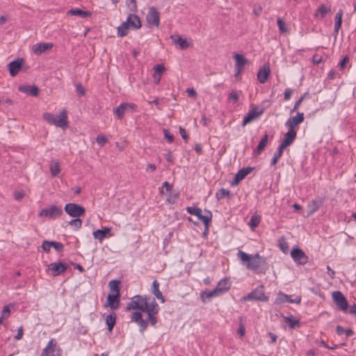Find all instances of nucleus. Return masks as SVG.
Returning <instances> with one entry per match:
<instances>
[{
	"label": "nucleus",
	"mask_w": 356,
	"mask_h": 356,
	"mask_svg": "<svg viewBox=\"0 0 356 356\" xmlns=\"http://www.w3.org/2000/svg\"><path fill=\"white\" fill-rule=\"evenodd\" d=\"M160 307L156 300L153 298L152 300L149 303L148 302V309L145 311L147 314H158L159 312Z\"/></svg>",
	"instance_id": "obj_36"
},
{
	"label": "nucleus",
	"mask_w": 356,
	"mask_h": 356,
	"mask_svg": "<svg viewBox=\"0 0 356 356\" xmlns=\"http://www.w3.org/2000/svg\"><path fill=\"white\" fill-rule=\"evenodd\" d=\"M48 268L51 270V275L56 277L64 273L67 268V265L63 262H54L51 263Z\"/></svg>",
	"instance_id": "obj_13"
},
{
	"label": "nucleus",
	"mask_w": 356,
	"mask_h": 356,
	"mask_svg": "<svg viewBox=\"0 0 356 356\" xmlns=\"http://www.w3.org/2000/svg\"><path fill=\"white\" fill-rule=\"evenodd\" d=\"M231 287V282L227 277L220 280L216 289L218 290L219 293L221 295L223 293L227 291Z\"/></svg>",
	"instance_id": "obj_26"
},
{
	"label": "nucleus",
	"mask_w": 356,
	"mask_h": 356,
	"mask_svg": "<svg viewBox=\"0 0 356 356\" xmlns=\"http://www.w3.org/2000/svg\"><path fill=\"white\" fill-rule=\"evenodd\" d=\"M261 222V216L258 215H253L251 216L250 221L248 222L249 226L250 228L254 230V228L258 227Z\"/></svg>",
	"instance_id": "obj_39"
},
{
	"label": "nucleus",
	"mask_w": 356,
	"mask_h": 356,
	"mask_svg": "<svg viewBox=\"0 0 356 356\" xmlns=\"http://www.w3.org/2000/svg\"><path fill=\"white\" fill-rule=\"evenodd\" d=\"M229 99L232 100L234 103H236L239 99V95L237 92L232 91L229 95Z\"/></svg>",
	"instance_id": "obj_54"
},
{
	"label": "nucleus",
	"mask_w": 356,
	"mask_h": 356,
	"mask_svg": "<svg viewBox=\"0 0 356 356\" xmlns=\"http://www.w3.org/2000/svg\"><path fill=\"white\" fill-rule=\"evenodd\" d=\"M13 195L16 200L19 201L25 196V192L23 190L16 191Z\"/></svg>",
	"instance_id": "obj_53"
},
{
	"label": "nucleus",
	"mask_w": 356,
	"mask_h": 356,
	"mask_svg": "<svg viewBox=\"0 0 356 356\" xmlns=\"http://www.w3.org/2000/svg\"><path fill=\"white\" fill-rule=\"evenodd\" d=\"M238 257L248 269L257 273L262 272V267L266 264V259L260 256L259 253L254 255L249 254L245 252L239 250Z\"/></svg>",
	"instance_id": "obj_1"
},
{
	"label": "nucleus",
	"mask_w": 356,
	"mask_h": 356,
	"mask_svg": "<svg viewBox=\"0 0 356 356\" xmlns=\"http://www.w3.org/2000/svg\"><path fill=\"white\" fill-rule=\"evenodd\" d=\"M69 225L74 228V229L78 230L82 226V220L78 218H75V219H72L69 222Z\"/></svg>",
	"instance_id": "obj_46"
},
{
	"label": "nucleus",
	"mask_w": 356,
	"mask_h": 356,
	"mask_svg": "<svg viewBox=\"0 0 356 356\" xmlns=\"http://www.w3.org/2000/svg\"><path fill=\"white\" fill-rule=\"evenodd\" d=\"M186 92L189 97H195L197 96V92L194 88H187Z\"/></svg>",
	"instance_id": "obj_61"
},
{
	"label": "nucleus",
	"mask_w": 356,
	"mask_h": 356,
	"mask_svg": "<svg viewBox=\"0 0 356 356\" xmlns=\"http://www.w3.org/2000/svg\"><path fill=\"white\" fill-rule=\"evenodd\" d=\"M136 108V106L134 104L122 103L115 109V113L119 119H122L124 117L126 111L129 109L134 110Z\"/></svg>",
	"instance_id": "obj_17"
},
{
	"label": "nucleus",
	"mask_w": 356,
	"mask_h": 356,
	"mask_svg": "<svg viewBox=\"0 0 356 356\" xmlns=\"http://www.w3.org/2000/svg\"><path fill=\"white\" fill-rule=\"evenodd\" d=\"M154 74L161 75L165 71V67L162 64H157L154 67Z\"/></svg>",
	"instance_id": "obj_52"
},
{
	"label": "nucleus",
	"mask_w": 356,
	"mask_h": 356,
	"mask_svg": "<svg viewBox=\"0 0 356 356\" xmlns=\"http://www.w3.org/2000/svg\"><path fill=\"white\" fill-rule=\"evenodd\" d=\"M278 246L282 252L285 254L287 253L289 250V244L284 236H282L279 238Z\"/></svg>",
	"instance_id": "obj_40"
},
{
	"label": "nucleus",
	"mask_w": 356,
	"mask_h": 356,
	"mask_svg": "<svg viewBox=\"0 0 356 356\" xmlns=\"http://www.w3.org/2000/svg\"><path fill=\"white\" fill-rule=\"evenodd\" d=\"M186 209L188 213L196 216L198 219L204 223L206 228L204 234H206V232H207L209 229V226L212 219L211 212L209 211H206L208 213V215L204 216L202 215V209L199 207H188Z\"/></svg>",
	"instance_id": "obj_5"
},
{
	"label": "nucleus",
	"mask_w": 356,
	"mask_h": 356,
	"mask_svg": "<svg viewBox=\"0 0 356 356\" xmlns=\"http://www.w3.org/2000/svg\"><path fill=\"white\" fill-rule=\"evenodd\" d=\"M301 301V298L300 296H296V298L292 299L291 296H288L286 294L283 293L282 292H279L275 298V303L277 305H280L284 302H291V303H300Z\"/></svg>",
	"instance_id": "obj_15"
},
{
	"label": "nucleus",
	"mask_w": 356,
	"mask_h": 356,
	"mask_svg": "<svg viewBox=\"0 0 356 356\" xmlns=\"http://www.w3.org/2000/svg\"><path fill=\"white\" fill-rule=\"evenodd\" d=\"M253 168L251 167L243 168L238 171L235 175L232 184H238L243 180L248 174L252 171Z\"/></svg>",
	"instance_id": "obj_18"
},
{
	"label": "nucleus",
	"mask_w": 356,
	"mask_h": 356,
	"mask_svg": "<svg viewBox=\"0 0 356 356\" xmlns=\"http://www.w3.org/2000/svg\"><path fill=\"white\" fill-rule=\"evenodd\" d=\"M270 70L268 65H264L257 73V79L261 83H265L270 75Z\"/></svg>",
	"instance_id": "obj_23"
},
{
	"label": "nucleus",
	"mask_w": 356,
	"mask_h": 356,
	"mask_svg": "<svg viewBox=\"0 0 356 356\" xmlns=\"http://www.w3.org/2000/svg\"><path fill=\"white\" fill-rule=\"evenodd\" d=\"M259 300L266 302L268 300V298L265 295L264 291V286L260 285L257 286L254 291L248 293L247 296H243L241 298V301L246 300Z\"/></svg>",
	"instance_id": "obj_6"
},
{
	"label": "nucleus",
	"mask_w": 356,
	"mask_h": 356,
	"mask_svg": "<svg viewBox=\"0 0 356 356\" xmlns=\"http://www.w3.org/2000/svg\"><path fill=\"white\" fill-rule=\"evenodd\" d=\"M120 280H113L108 282V286L110 287V289L112 291H114L115 293V294L117 296L120 295Z\"/></svg>",
	"instance_id": "obj_38"
},
{
	"label": "nucleus",
	"mask_w": 356,
	"mask_h": 356,
	"mask_svg": "<svg viewBox=\"0 0 356 356\" xmlns=\"http://www.w3.org/2000/svg\"><path fill=\"white\" fill-rule=\"evenodd\" d=\"M349 58L348 56H345L339 63V67L340 69H343L348 63Z\"/></svg>",
	"instance_id": "obj_58"
},
{
	"label": "nucleus",
	"mask_w": 356,
	"mask_h": 356,
	"mask_svg": "<svg viewBox=\"0 0 356 356\" xmlns=\"http://www.w3.org/2000/svg\"><path fill=\"white\" fill-rule=\"evenodd\" d=\"M120 303V296L115 294H108L106 300V305L112 309H115Z\"/></svg>",
	"instance_id": "obj_31"
},
{
	"label": "nucleus",
	"mask_w": 356,
	"mask_h": 356,
	"mask_svg": "<svg viewBox=\"0 0 356 356\" xmlns=\"http://www.w3.org/2000/svg\"><path fill=\"white\" fill-rule=\"evenodd\" d=\"M335 19L337 20L335 23V33H337L339 29L341 26L342 22V11L339 10L337 15H335Z\"/></svg>",
	"instance_id": "obj_47"
},
{
	"label": "nucleus",
	"mask_w": 356,
	"mask_h": 356,
	"mask_svg": "<svg viewBox=\"0 0 356 356\" xmlns=\"http://www.w3.org/2000/svg\"><path fill=\"white\" fill-rule=\"evenodd\" d=\"M65 212L73 218H78L85 214L86 209L83 207L76 203H67L64 208Z\"/></svg>",
	"instance_id": "obj_8"
},
{
	"label": "nucleus",
	"mask_w": 356,
	"mask_h": 356,
	"mask_svg": "<svg viewBox=\"0 0 356 356\" xmlns=\"http://www.w3.org/2000/svg\"><path fill=\"white\" fill-rule=\"evenodd\" d=\"M147 22L151 26H159L160 23V15L156 8L152 7L146 16Z\"/></svg>",
	"instance_id": "obj_12"
},
{
	"label": "nucleus",
	"mask_w": 356,
	"mask_h": 356,
	"mask_svg": "<svg viewBox=\"0 0 356 356\" xmlns=\"http://www.w3.org/2000/svg\"><path fill=\"white\" fill-rule=\"evenodd\" d=\"M126 22H128V25L133 29H138L141 26V22L139 17L134 14H130Z\"/></svg>",
	"instance_id": "obj_24"
},
{
	"label": "nucleus",
	"mask_w": 356,
	"mask_h": 356,
	"mask_svg": "<svg viewBox=\"0 0 356 356\" xmlns=\"http://www.w3.org/2000/svg\"><path fill=\"white\" fill-rule=\"evenodd\" d=\"M96 141L100 147H103L107 142V138L103 134H99L97 136Z\"/></svg>",
	"instance_id": "obj_50"
},
{
	"label": "nucleus",
	"mask_w": 356,
	"mask_h": 356,
	"mask_svg": "<svg viewBox=\"0 0 356 356\" xmlns=\"http://www.w3.org/2000/svg\"><path fill=\"white\" fill-rule=\"evenodd\" d=\"M286 147H285L284 145H283L282 144H280L278 147H277V152L275 153L274 155H275L276 156H277L278 158H280L282 154H283V152H284V149L286 148Z\"/></svg>",
	"instance_id": "obj_56"
},
{
	"label": "nucleus",
	"mask_w": 356,
	"mask_h": 356,
	"mask_svg": "<svg viewBox=\"0 0 356 356\" xmlns=\"http://www.w3.org/2000/svg\"><path fill=\"white\" fill-rule=\"evenodd\" d=\"M231 192L228 189L221 188L216 193V197L218 200H221L224 197L230 198Z\"/></svg>",
	"instance_id": "obj_41"
},
{
	"label": "nucleus",
	"mask_w": 356,
	"mask_h": 356,
	"mask_svg": "<svg viewBox=\"0 0 356 356\" xmlns=\"http://www.w3.org/2000/svg\"><path fill=\"white\" fill-rule=\"evenodd\" d=\"M293 94V90L291 88H286L284 92V99L287 101L289 100Z\"/></svg>",
	"instance_id": "obj_57"
},
{
	"label": "nucleus",
	"mask_w": 356,
	"mask_h": 356,
	"mask_svg": "<svg viewBox=\"0 0 356 356\" xmlns=\"http://www.w3.org/2000/svg\"><path fill=\"white\" fill-rule=\"evenodd\" d=\"M53 47V44L48 43H37L33 47V51L37 55H40L41 54L51 49Z\"/></svg>",
	"instance_id": "obj_22"
},
{
	"label": "nucleus",
	"mask_w": 356,
	"mask_h": 356,
	"mask_svg": "<svg viewBox=\"0 0 356 356\" xmlns=\"http://www.w3.org/2000/svg\"><path fill=\"white\" fill-rule=\"evenodd\" d=\"M43 118L50 124H54L58 127L65 128L68 125L67 120V111L63 109L59 115H55L49 113H44Z\"/></svg>",
	"instance_id": "obj_4"
},
{
	"label": "nucleus",
	"mask_w": 356,
	"mask_h": 356,
	"mask_svg": "<svg viewBox=\"0 0 356 356\" xmlns=\"http://www.w3.org/2000/svg\"><path fill=\"white\" fill-rule=\"evenodd\" d=\"M277 24L279 30L281 33H285L287 31V28L285 26V23L281 18L277 19Z\"/></svg>",
	"instance_id": "obj_51"
},
{
	"label": "nucleus",
	"mask_w": 356,
	"mask_h": 356,
	"mask_svg": "<svg viewBox=\"0 0 356 356\" xmlns=\"http://www.w3.org/2000/svg\"><path fill=\"white\" fill-rule=\"evenodd\" d=\"M291 256L293 261L300 265H304L308 261V257L302 250L298 247H294L291 251Z\"/></svg>",
	"instance_id": "obj_11"
},
{
	"label": "nucleus",
	"mask_w": 356,
	"mask_h": 356,
	"mask_svg": "<svg viewBox=\"0 0 356 356\" xmlns=\"http://www.w3.org/2000/svg\"><path fill=\"white\" fill-rule=\"evenodd\" d=\"M257 107L254 106L253 108L250 110L248 113L244 116L242 121V126L245 127L247 124L255 120L259 116H260L263 111H257Z\"/></svg>",
	"instance_id": "obj_16"
},
{
	"label": "nucleus",
	"mask_w": 356,
	"mask_h": 356,
	"mask_svg": "<svg viewBox=\"0 0 356 356\" xmlns=\"http://www.w3.org/2000/svg\"><path fill=\"white\" fill-rule=\"evenodd\" d=\"M69 15H79L83 18L88 17L91 15V13L88 11H85L79 8L71 9L67 11Z\"/></svg>",
	"instance_id": "obj_33"
},
{
	"label": "nucleus",
	"mask_w": 356,
	"mask_h": 356,
	"mask_svg": "<svg viewBox=\"0 0 356 356\" xmlns=\"http://www.w3.org/2000/svg\"><path fill=\"white\" fill-rule=\"evenodd\" d=\"M50 242L51 241L45 240L43 241L41 245V248L46 252H49L50 251V248H51V245H50Z\"/></svg>",
	"instance_id": "obj_55"
},
{
	"label": "nucleus",
	"mask_w": 356,
	"mask_h": 356,
	"mask_svg": "<svg viewBox=\"0 0 356 356\" xmlns=\"http://www.w3.org/2000/svg\"><path fill=\"white\" fill-rule=\"evenodd\" d=\"M335 305L343 313H349L348 302L344 295L339 291H335Z\"/></svg>",
	"instance_id": "obj_10"
},
{
	"label": "nucleus",
	"mask_w": 356,
	"mask_h": 356,
	"mask_svg": "<svg viewBox=\"0 0 356 356\" xmlns=\"http://www.w3.org/2000/svg\"><path fill=\"white\" fill-rule=\"evenodd\" d=\"M307 95V93H305L303 94L300 98L298 100H297L295 104H294V106H293V108L291 110L290 113H294L298 108L299 106H300V104H302L305 95Z\"/></svg>",
	"instance_id": "obj_49"
},
{
	"label": "nucleus",
	"mask_w": 356,
	"mask_h": 356,
	"mask_svg": "<svg viewBox=\"0 0 356 356\" xmlns=\"http://www.w3.org/2000/svg\"><path fill=\"white\" fill-rule=\"evenodd\" d=\"M296 138V131L289 129L288 131L285 134L284 140L281 143V144L287 147L292 144Z\"/></svg>",
	"instance_id": "obj_27"
},
{
	"label": "nucleus",
	"mask_w": 356,
	"mask_h": 356,
	"mask_svg": "<svg viewBox=\"0 0 356 356\" xmlns=\"http://www.w3.org/2000/svg\"><path fill=\"white\" fill-rule=\"evenodd\" d=\"M304 113L298 112L296 116L290 118L285 123L289 129L296 130L295 128L304 121Z\"/></svg>",
	"instance_id": "obj_14"
},
{
	"label": "nucleus",
	"mask_w": 356,
	"mask_h": 356,
	"mask_svg": "<svg viewBox=\"0 0 356 356\" xmlns=\"http://www.w3.org/2000/svg\"><path fill=\"white\" fill-rule=\"evenodd\" d=\"M128 6L130 8L131 11H134L136 9V0H129Z\"/></svg>",
	"instance_id": "obj_59"
},
{
	"label": "nucleus",
	"mask_w": 356,
	"mask_h": 356,
	"mask_svg": "<svg viewBox=\"0 0 356 356\" xmlns=\"http://www.w3.org/2000/svg\"><path fill=\"white\" fill-rule=\"evenodd\" d=\"M18 90L27 95H30L33 97L38 96L39 93L38 88L34 85H20L18 87Z\"/></svg>",
	"instance_id": "obj_19"
},
{
	"label": "nucleus",
	"mask_w": 356,
	"mask_h": 356,
	"mask_svg": "<svg viewBox=\"0 0 356 356\" xmlns=\"http://www.w3.org/2000/svg\"><path fill=\"white\" fill-rule=\"evenodd\" d=\"M149 297L136 295L131 298L130 302L127 304L126 310H138V312H145L148 309V300Z\"/></svg>",
	"instance_id": "obj_3"
},
{
	"label": "nucleus",
	"mask_w": 356,
	"mask_h": 356,
	"mask_svg": "<svg viewBox=\"0 0 356 356\" xmlns=\"http://www.w3.org/2000/svg\"><path fill=\"white\" fill-rule=\"evenodd\" d=\"M111 229L110 227H104L102 229H97L92 233L94 238L99 240L100 242L106 237L111 236Z\"/></svg>",
	"instance_id": "obj_21"
},
{
	"label": "nucleus",
	"mask_w": 356,
	"mask_h": 356,
	"mask_svg": "<svg viewBox=\"0 0 356 356\" xmlns=\"http://www.w3.org/2000/svg\"><path fill=\"white\" fill-rule=\"evenodd\" d=\"M50 171L53 177L58 176L60 172L59 163L58 162H55L54 163L51 164L50 166Z\"/></svg>",
	"instance_id": "obj_45"
},
{
	"label": "nucleus",
	"mask_w": 356,
	"mask_h": 356,
	"mask_svg": "<svg viewBox=\"0 0 356 356\" xmlns=\"http://www.w3.org/2000/svg\"><path fill=\"white\" fill-rule=\"evenodd\" d=\"M156 314H147V320L143 318L142 314L138 312H135L132 314L131 321L135 322L139 326V330L143 333L147 327L148 323L152 326H154L158 321L156 316Z\"/></svg>",
	"instance_id": "obj_2"
},
{
	"label": "nucleus",
	"mask_w": 356,
	"mask_h": 356,
	"mask_svg": "<svg viewBox=\"0 0 356 356\" xmlns=\"http://www.w3.org/2000/svg\"><path fill=\"white\" fill-rule=\"evenodd\" d=\"M10 316V306L9 305H5L3 307V309H2L1 312L0 319L3 323V321L5 319H7Z\"/></svg>",
	"instance_id": "obj_44"
},
{
	"label": "nucleus",
	"mask_w": 356,
	"mask_h": 356,
	"mask_svg": "<svg viewBox=\"0 0 356 356\" xmlns=\"http://www.w3.org/2000/svg\"><path fill=\"white\" fill-rule=\"evenodd\" d=\"M233 58L235 60L234 67L243 70L245 66L248 63V60L244 57V56L237 53H234L233 54Z\"/></svg>",
	"instance_id": "obj_25"
},
{
	"label": "nucleus",
	"mask_w": 356,
	"mask_h": 356,
	"mask_svg": "<svg viewBox=\"0 0 356 356\" xmlns=\"http://www.w3.org/2000/svg\"><path fill=\"white\" fill-rule=\"evenodd\" d=\"M179 133L184 140H186L188 139V136L186 134V130L181 127H179Z\"/></svg>",
	"instance_id": "obj_64"
},
{
	"label": "nucleus",
	"mask_w": 356,
	"mask_h": 356,
	"mask_svg": "<svg viewBox=\"0 0 356 356\" xmlns=\"http://www.w3.org/2000/svg\"><path fill=\"white\" fill-rule=\"evenodd\" d=\"M159 282L157 280H154L152 285V293L155 296V297L161 301V303L165 302V298L159 290Z\"/></svg>",
	"instance_id": "obj_28"
},
{
	"label": "nucleus",
	"mask_w": 356,
	"mask_h": 356,
	"mask_svg": "<svg viewBox=\"0 0 356 356\" xmlns=\"http://www.w3.org/2000/svg\"><path fill=\"white\" fill-rule=\"evenodd\" d=\"M76 91L80 96H83L86 93L85 89L83 88V86L81 84H78L76 86Z\"/></svg>",
	"instance_id": "obj_60"
},
{
	"label": "nucleus",
	"mask_w": 356,
	"mask_h": 356,
	"mask_svg": "<svg viewBox=\"0 0 356 356\" xmlns=\"http://www.w3.org/2000/svg\"><path fill=\"white\" fill-rule=\"evenodd\" d=\"M284 318L285 321L289 323L290 328H294L296 325L300 323L299 320L294 318L293 316H284Z\"/></svg>",
	"instance_id": "obj_43"
},
{
	"label": "nucleus",
	"mask_w": 356,
	"mask_h": 356,
	"mask_svg": "<svg viewBox=\"0 0 356 356\" xmlns=\"http://www.w3.org/2000/svg\"><path fill=\"white\" fill-rule=\"evenodd\" d=\"M170 38L172 39L175 44L179 45L181 49H186L189 47V43L186 41V40L182 38L179 35H172Z\"/></svg>",
	"instance_id": "obj_30"
},
{
	"label": "nucleus",
	"mask_w": 356,
	"mask_h": 356,
	"mask_svg": "<svg viewBox=\"0 0 356 356\" xmlns=\"http://www.w3.org/2000/svg\"><path fill=\"white\" fill-rule=\"evenodd\" d=\"M268 142V135L265 133L264 136L261 138L257 148L253 151V154L257 156L261 154L262 150L266 147Z\"/></svg>",
	"instance_id": "obj_29"
},
{
	"label": "nucleus",
	"mask_w": 356,
	"mask_h": 356,
	"mask_svg": "<svg viewBox=\"0 0 356 356\" xmlns=\"http://www.w3.org/2000/svg\"><path fill=\"white\" fill-rule=\"evenodd\" d=\"M323 202L321 198L313 200L308 205L309 213H313L316 211L321 206Z\"/></svg>",
	"instance_id": "obj_34"
},
{
	"label": "nucleus",
	"mask_w": 356,
	"mask_h": 356,
	"mask_svg": "<svg viewBox=\"0 0 356 356\" xmlns=\"http://www.w3.org/2000/svg\"><path fill=\"white\" fill-rule=\"evenodd\" d=\"M22 59H17L8 64V70L11 76H15L20 71L22 64Z\"/></svg>",
	"instance_id": "obj_20"
},
{
	"label": "nucleus",
	"mask_w": 356,
	"mask_h": 356,
	"mask_svg": "<svg viewBox=\"0 0 356 356\" xmlns=\"http://www.w3.org/2000/svg\"><path fill=\"white\" fill-rule=\"evenodd\" d=\"M328 11H330V9L325 6L322 5L318 8L316 13V17L322 19L325 16Z\"/></svg>",
	"instance_id": "obj_42"
},
{
	"label": "nucleus",
	"mask_w": 356,
	"mask_h": 356,
	"mask_svg": "<svg viewBox=\"0 0 356 356\" xmlns=\"http://www.w3.org/2000/svg\"><path fill=\"white\" fill-rule=\"evenodd\" d=\"M129 26L128 22H124L118 27V35L119 37H124L128 34Z\"/></svg>",
	"instance_id": "obj_35"
},
{
	"label": "nucleus",
	"mask_w": 356,
	"mask_h": 356,
	"mask_svg": "<svg viewBox=\"0 0 356 356\" xmlns=\"http://www.w3.org/2000/svg\"><path fill=\"white\" fill-rule=\"evenodd\" d=\"M63 213L61 207L51 205L49 208H44L39 212L40 217H47L49 218H56Z\"/></svg>",
	"instance_id": "obj_9"
},
{
	"label": "nucleus",
	"mask_w": 356,
	"mask_h": 356,
	"mask_svg": "<svg viewBox=\"0 0 356 356\" xmlns=\"http://www.w3.org/2000/svg\"><path fill=\"white\" fill-rule=\"evenodd\" d=\"M194 149H195V151L196 152V153L198 155H202V148L201 144L196 143L195 145V148Z\"/></svg>",
	"instance_id": "obj_62"
},
{
	"label": "nucleus",
	"mask_w": 356,
	"mask_h": 356,
	"mask_svg": "<svg viewBox=\"0 0 356 356\" xmlns=\"http://www.w3.org/2000/svg\"><path fill=\"white\" fill-rule=\"evenodd\" d=\"M116 321V314L113 312L106 317V323L108 325V330L111 332Z\"/></svg>",
	"instance_id": "obj_37"
},
{
	"label": "nucleus",
	"mask_w": 356,
	"mask_h": 356,
	"mask_svg": "<svg viewBox=\"0 0 356 356\" xmlns=\"http://www.w3.org/2000/svg\"><path fill=\"white\" fill-rule=\"evenodd\" d=\"M220 295V294L219 293L218 290L215 288L213 290L202 291L200 296L202 302H206L209 301L211 298L216 297Z\"/></svg>",
	"instance_id": "obj_32"
},
{
	"label": "nucleus",
	"mask_w": 356,
	"mask_h": 356,
	"mask_svg": "<svg viewBox=\"0 0 356 356\" xmlns=\"http://www.w3.org/2000/svg\"><path fill=\"white\" fill-rule=\"evenodd\" d=\"M50 245H51V247H53L58 252H62L64 248L61 243L57 241H51Z\"/></svg>",
	"instance_id": "obj_48"
},
{
	"label": "nucleus",
	"mask_w": 356,
	"mask_h": 356,
	"mask_svg": "<svg viewBox=\"0 0 356 356\" xmlns=\"http://www.w3.org/2000/svg\"><path fill=\"white\" fill-rule=\"evenodd\" d=\"M62 349L57 347V341L55 339H51L47 346L43 349L41 356H61Z\"/></svg>",
	"instance_id": "obj_7"
},
{
	"label": "nucleus",
	"mask_w": 356,
	"mask_h": 356,
	"mask_svg": "<svg viewBox=\"0 0 356 356\" xmlns=\"http://www.w3.org/2000/svg\"><path fill=\"white\" fill-rule=\"evenodd\" d=\"M165 132V138L168 140V142L171 143L173 142L174 137L172 135L170 134L167 130H164Z\"/></svg>",
	"instance_id": "obj_63"
}]
</instances>
